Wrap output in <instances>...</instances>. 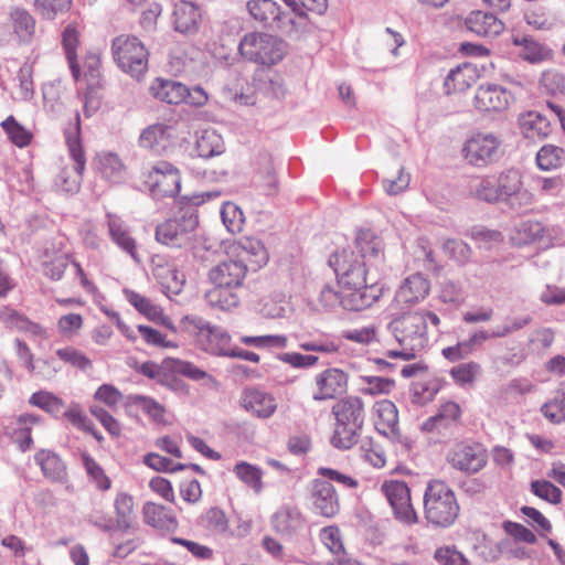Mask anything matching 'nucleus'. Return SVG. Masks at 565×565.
Instances as JSON below:
<instances>
[{"mask_svg": "<svg viewBox=\"0 0 565 565\" xmlns=\"http://www.w3.org/2000/svg\"><path fill=\"white\" fill-rule=\"evenodd\" d=\"M340 289L326 284L320 290L319 302L326 310L342 307L344 310L361 311L371 307L383 294V285L366 276L363 264L348 249L329 257Z\"/></svg>", "mask_w": 565, "mask_h": 565, "instance_id": "obj_1", "label": "nucleus"}, {"mask_svg": "<svg viewBox=\"0 0 565 565\" xmlns=\"http://www.w3.org/2000/svg\"><path fill=\"white\" fill-rule=\"evenodd\" d=\"M250 271L246 260L227 259L221 262L209 271V280L214 288L207 292L212 306L221 309L236 307L239 302L234 289L243 285L246 274Z\"/></svg>", "mask_w": 565, "mask_h": 565, "instance_id": "obj_2", "label": "nucleus"}, {"mask_svg": "<svg viewBox=\"0 0 565 565\" xmlns=\"http://www.w3.org/2000/svg\"><path fill=\"white\" fill-rule=\"evenodd\" d=\"M200 195L182 196L180 215L156 226V239L162 245L174 248L188 247L192 243L193 232L199 225L196 207L203 203Z\"/></svg>", "mask_w": 565, "mask_h": 565, "instance_id": "obj_3", "label": "nucleus"}, {"mask_svg": "<svg viewBox=\"0 0 565 565\" xmlns=\"http://www.w3.org/2000/svg\"><path fill=\"white\" fill-rule=\"evenodd\" d=\"M335 427L330 444L339 450H349L358 444L364 424V404L358 396H348L332 406Z\"/></svg>", "mask_w": 565, "mask_h": 565, "instance_id": "obj_4", "label": "nucleus"}, {"mask_svg": "<svg viewBox=\"0 0 565 565\" xmlns=\"http://www.w3.org/2000/svg\"><path fill=\"white\" fill-rule=\"evenodd\" d=\"M460 507L455 492L441 480L428 482L424 493V513L436 527H449L459 515Z\"/></svg>", "mask_w": 565, "mask_h": 565, "instance_id": "obj_5", "label": "nucleus"}, {"mask_svg": "<svg viewBox=\"0 0 565 565\" xmlns=\"http://www.w3.org/2000/svg\"><path fill=\"white\" fill-rule=\"evenodd\" d=\"M286 46V42L276 35L254 31L241 38L236 50L244 61L271 67L282 61Z\"/></svg>", "mask_w": 565, "mask_h": 565, "instance_id": "obj_6", "label": "nucleus"}, {"mask_svg": "<svg viewBox=\"0 0 565 565\" xmlns=\"http://www.w3.org/2000/svg\"><path fill=\"white\" fill-rule=\"evenodd\" d=\"M111 54L117 66L139 79L148 70L149 52L135 35L121 34L111 42Z\"/></svg>", "mask_w": 565, "mask_h": 565, "instance_id": "obj_7", "label": "nucleus"}, {"mask_svg": "<svg viewBox=\"0 0 565 565\" xmlns=\"http://www.w3.org/2000/svg\"><path fill=\"white\" fill-rule=\"evenodd\" d=\"M74 124L64 129L65 142L71 158L74 160L76 178L71 175L68 169H62L55 178V185L66 193H77L81 189V180L85 170L86 159L81 140V115L76 110Z\"/></svg>", "mask_w": 565, "mask_h": 565, "instance_id": "obj_8", "label": "nucleus"}, {"mask_svg": "<svg viewBox=\"0 0 565 565\" xmlns=\"http://www.w3.org/2000/svg\"><path fill=\"white\" fill-rule=\"evenodd\" d=\"M153 98L169 105L182 103L193 107H202L207 103V93L201 86L189 88L186 85L174 79L157 77L149 87Z\"/></svg>", "mask_w": 565, "mask_h": 565, "instance_id": "obj_9", "label": "nucleus"}, {"mask_svg": "<svg viewBox=\"0 0 565 565\" xmlns=\"http://www.w3.org/2000/svg\"><path fill=\"white\" fill-rule=\"evenodd\" d=\"M250 18L262 28L295 35V22L290 12L284 11L274 0H248L246 3Z\"/></svg>", "mask_w": 565, "mask_h": 565, "instance_id": "obj_10", "label": "nucleus"}, {"mask_svg": "<svg viewBox=\"0 0 565 565\" xmlns=\"http://www.w3.org/2000/svg\"><path fill=\"white\" fill-rule=\"evenodd\" d=\"M181 324L189 333L206 338V352L216 356L230 358L233 347H231L232 338L226 330L212 326L203 318L193 315L184 316Z\"/></svg>", "mask_w": 565, "mask_h": 565, "instance_id": "obj_11", "label": "nucleus"}, {"mask_svg": "<svg viewBox=\"0 0 565 565\" xmlns=\"http://www.w3.org/2000/svg\"><path fill=\"white\" fill-rule=\"evenodd\" d=\"M163 367L164 373L159 380V385L169 388L172 392L178 393H189V385L178 377V375H182L192 381H201L204 379H211L204 370L198 367L192 362L184 361L177 358H166L163 359Z\"/></svg>", "mask_w": 565, "mask_h": 565, "instance_id": "obj_12", "label": "nucleus"}, {"mask_svg": "<svg viewBox=\"0 0 565 565\" xmlns=\"http://www.w3.org/2000/svg\"><path fill=\"white\" fill-rule=\"evenodd\" d=\"M448 463L466 475L482 470L488 461L487 450L479 443H458L447 454Z\"/></svg>", "mask_w": 565, "mask_h": 565, "instance_id": "obj_13", "label": "nucleus"}, {"mask_svg": "<svg viewBox=\"0 0 565 565\" xmlns=\"http://www.w3.org/2000/svg\"><path fill=\"white\" fill-rule=\"evenodd\" d=\"M382 492L386 497L395 519L404 524L417 523L418 516L411 501V489L405 481H384Z\"/></svg>", "mask_w": 565, "mask_h": 565, "instance_id": "obj_14", "label": "nucleus"}, {"mask_svg": "<svg viewBox=\"0 0 565 565\" xmlns=\"http://www.w3.org/2000/svg\"><path fill=\"white\" fill-rule=\"evenodd\" d=\"M494 178L495 186L503 203L515 210L531 203V193L523 189L522 177L518 169H508Z\"/></svg>", "mask_w": 565, "mask_h": 565, "instance_id": "obj_15", "label": "nucleus"}, {"mask_svg": "<svg viewBox=\"0 0 565 565\" xmlns=\"http://www.w3.org/2000/svg\"><path fill=\"white\" fill-rule=\"evenodd\" d=\"M500 141L493 135H477L462 148L465 159L475 167H486L499 158Z\"/></svg>", "mask_w": 565, "mask_h": 565, "instance_id": "obj_16", "label": "nucleus"}, {"mask_svg": "<svg viewBox=\"0 0 565 565\" xmlns=\"http://www.w3.org/2000/svg\"><path fill=\"white\" fill-rule=\"evenodd\" d=\"M147 183L153 194L172 198L181 190L179 170L168 161H159L148 174Z\"/></svg>", "mask_w": 565, "mask_h": 565, "instance_id": "obj_17", "label": "nucleus"}, {"mask_svg": "<svg viewBox=\"0 0 565 565\" xmlns=\"http://www.w3.org/2000/svg\"><path fill=\"white\" fill-rule=\"evenodd\" d=\"M309 492L316 514L331 519L339 513L340 500L331 482L316 478L310 482Z\"/></svg>", "mask_w": 565, "mask_h": 565, "instance_id": "obj_18", "label": "nucleus"}, {"mask_svg": "<svg viewBox=\"0 0 565 565\" xmlns=\"http://www.w3.org/2000/svg\"><path fill=\"white\" fill-rule=\"evenodd\" d=\"M354 245L356 252L350 248L348 250L352 252L353 255L359 259L361 264H363L364 269H366L365 259L371 262L374 260H383L384 259V243L383 239L372 230L370 228H358L354 238ZM366 276L369 274L366 273Z\"/></svg>", "mask_w": 565, "mask_h": 565, "instance_id": "obj_19", "label": "nucleus"}, {"mask_svg": "<svg viewBox=\"0 0 565 565\" xmlns=\"http://www.w3.org/2000/svg\"><path fill=\"white\" fill-rule=\"evenodd\" d=\"M513 99L511 92L498 84H482L478 87L473 102L479 111H503Z\"/></svg>", "mask_w": 565, "mask_h": 565, "instance_id": "obj_20", "label": "nucleus"}, {"mask_svg": "<svg viewBox=\"0 0 565 565\" xmlns=\"http://www.w3.org/2000/svg\"><path fill=\"white\" fill-rule=\"evenodd\" d=\"M319 391L313 394L317 402L332 399L347 392L348 374L340 369H327L316 377Z\"/></svg>", "mask_w": 565, "mask_h": 565, "instance_id": "obj_21", "label": "nucleus"}, {"mask_svg": "<svg viewBox=\"0 0 565 565\" xmlns=\"http://www.w3.org/2000/svg\"><path fill=\"white\" fill-rule=\"evenodd\" d=\"M388 329L399 344H403L406 339L423 338L427 334V324L419 311L403 313L390 322Z\"/></svg>", "mask_w": 565, "mask_h": 565, "instance_id": "obj_22", "label": "nucleus"}, {"mask_svg": "<svg viewBox=\"0 0 565 565\" xmlns=\"http://www.w3.org/2000/svg\"><path fill=\"white\" fill-rule=\"evenodd\" d=\"M290 8L295 22V35L307 32L311 22L308 13L322 15L328 9V0H282Z\"/></svg>", "mask_w": 565, "mask_h": 565, "instance_id": "obj_23", "label": "nucleus"}, {"mask_svg": "<svg viewBox=\"0 0 565 565\" xmlns=\"http://www.w3.org/2000/svg\"><path fill=\"white\" fill-rule=\"evenodd\" d=\"M242 406L258 418H269L277 409L275 397L255 387H248L243 391Z\"/></svg>", "mask_w": 565, "mask_h": 565, "instance_id": "obj_24", "label": "nucleus"}, {"mask_svg": "<svg viewBox=\"0 0 565 565\" xmlns=\"http://www.w3.org/2000/svg\"><path fill=\"white\" fill-rule=\"evenodd\" d=\"M256 182L263 194L267 196H275L279 193L275 161L268 151H260L257 156Z\"/></svg>", "mask_w": 565, "mask_h": 565, "instance_id": "obj_25", "label": "nucleus"}, {"mask_svg": "<svg viewBox=\"0 0 565 565\" xmlns=\"http://www.w3.org/2000/svg\"><path fill=\"white\" fill-rule=\"evenodd\" d=\"M467 29L479 36L494 38L502 33L504 24L491 12L471 11L465 20Z\"/></svg>", "mask_w": 565, "mask_h": 565, "instance_id": "obj_26", "label": "nucleus"}, {"mask_svg": "<svg viewBox=\"0 0 565 565\" xmlns=\"http://www.w3.org/2000/svg\"><path fill=\"white\" fill-rule=\"evenodd\" d=\"M34 460L46 479L58 483L67 481L66 465L56 452L41 449L35 454Z\"/></svg>", "mask_w": 565, "mask_h": 565, "instance_id": "obj_27", "label": "nucleus"}, {"mask_svg": "<svg viewBox=\"0 0 565 565\" xmlns=\"http://www.w3.org/2000/svg\"><path fill=\"white\" fill-rule=\"evenodd\" d=\"M512 43L522 47L520 56L531 64H537L553 57L552 49L530 35H513Z\"/></svg>", "mask_w": 565, "mask_h": 565, "instance_id": "obj_28", "label": "nucleus"}, {"mask_svg": "<svg viewBox=\"0 0 565 565\" xmlns=\"http://www.w3.org/2000/svg\"><path fill=\"white\" fill-rule=\"evenodd\" d=\"M200 18L201 13L195 4L181 1L173 10L174 30L183 34L194 33L198 31Z\"/></svg>", "mask_w": 565, "mask_h": 565, "instance_id": "obj_29", "label": "nucleus"}, {"mask_svg": "<svg viewBox=\"0 0 565 565\" xmlns=\"http://www.w3.org/2000/svg\"><path fill=\"white\" fill-rule=\"evenodd\" d=\"M134 497L127 492L117 493L114 501L116 513V527L122 533L136 530V515L134 511Z\"/></svg>", "mask_w": 565, "mask_h": 565, "instance_id": "obj_30", "label": "nucleus"}, {"mask_svg": "<svg viewBox=\"0 0 565 565\" xmlns=\"http://www.w3.org/2000/svg\"><path fill=\"white\" fill-rule=\"evenodd\" d=\"M273 527L281 536L291 539L305 527V520L300 512L285 509L273 516Z\"/></svg>", "mask_w": 565, "mask_h": 565, "instance_id": "obj_31", "label": "nucleus"}, {"mask_svg": "<svg viewBox=\"0 0 565 565\" xmlns=\"http://www.w3.org/2000/svg\"><path fill=\"white\" fill-rule=\"evenodd\" d=\"M134 407H139L154 423H164L166 407L154 398L140 394H132L126 397L125 408L128 415L132 416Z\"/></svg>", "mask_w": 565, "mask_h": 565, "instance_id": "obj_32", "label": "nucleus"}, {"mask_svg": "<svg viewBox=\"0 0 565 565\" xmlns=\"http://www.w3.org/2000/svg\"><path fill=\"white\" fill-rule=\"evenodd\" d=\"M375 412L380 422L375 424V428L380 434L387 436V429L397 437H402L398 428V411L396 405L388 399H383L375 404Z\"/></svg>", "mask_w": 565, "mask_h": 565, "instance_id": "obj_33", "label": "nucleus"}, {"mask_svg": "<svg viewBox=\"0 0 565 565\" xmlns=\"http://www.w3.org/2000/svg\"><path fill=\"white\" fill-rule=\"evenodd\" d=\"M488 339H490L489 332L482 330L473 333L468 340L459 341L456 345L444 348L441 354L449 362H457L467 359Z\"/></svg>", "mask_w": 565, "mask_h": 565, "instance_id": "obj_34", "label": "nucleus"}, {"mask_svg": "<svg viewBox=\"0 0 565 565\" xmlns=\"http://www.w3.org/2000/svg\"><path fill=\"white\" fill-rule=\"evenodd\" d=\"M108 232L111 241L125 253L131 256L136 263H140L137 253L136 239L129 234L122 222L118 217H110L108 220Z\"/></svg>", "mask_w": 565, "mask_h": 565, "instance_id": "obj_35", "label": "nucleus"}, {"mask_svg": "<svg viewBox=\"0 0 565 565\" xmlns=\"http://www.w3.org/2000/svg\"><path fill=\"white\" fill-rule=\"evenodd\" d=\"M171 128L164 124H153L145 128L139 136V146L159 153L170 139Z\"/></svg>", "mask_w": 565, "mask_h": 565, "instance_id": "obj_36", "label": "nucleus"}, {"mask_svg": "<svg viewBox=\"0 0 565 565\" xmlns=\"http://www.w3.org/2000/svg\"><path fill=\"white\" fill-rule=\"evenodd\" d=\"M195 151L199 157L210 159L225 151L224 141L215 130H204L195 141Z\"/></svg>", "mask_w": 565, "mask_h": 565, "instance_id": "obj_37", "label": "nucleus"}, {"mask_svg": "<svg viewBox=\"0 0 565 565\" xmlns=\"http://www.w3.org/2000/svg\"><path fill=\"white\" fill-rule=\"evenodd\" d=\"M157 282L161 286L162 292L170 297V295H180L185 285V275L180 271L175 264L171 267H166L163 273L153 275Z\"/></svg>", "mask_w": 565, "mask_h": 565, "instance_id": "obj_38", "label": "nucleus"}, {"mask_svg": "<svg viewBox=\"0 0 565 565\" xmlns=\"http://www.w3.org/2000/svg\"><path fill=\"white\" fill-rule=\"evenodd\" d=\"M198 525L214 535H222L228 531V519L218 507H212L198 519Z\"/></svg>", "mask_w": 565, "mask_h": 565, "instance_id": "obj_39", "label": "nucleus"}, {"mask_svg": "<svg viewBox=\"0 0 565 565\" xmlns=\"http://www.w3.org/2000/svg\"><path fill=\"white\" fill-rule=\"evenodd\" d=\"M255 89L265 97L279 99L285 95L284 82L280 75L259 73L254 77Z\"/></svg>", "mask_w": 565, "mask_h": 565, "instance_id": "obj_40", "label": "nucleus"}, {"mask_svg": "<svg viewBox=\"0 0 565 565\" xmlns=\"http://www.w3.org/2000/svg\"><path fill=\"white\" fill-rule=\"evenodd\" d=\"M29 403L32 406L41 408L54 418H61L65 408V402L61 397L46 391L34 392Z\"/></svg>", "mask_w": 565, "mask_h": 565, "instance_id": "obj_41", "label": "nucleus"}, {"mask_svg": "<svg viewBox=\"0 0 565 565\" xmlns=\"http://www.w3.org/2000/svg\"><path fill=\"white\" fill-rule=\"evenodd\" d=\"M244 255L238 260H246L250 271H257L268 263V253L260 241L249 239L243 246Z\"/></svg>", "mask_w": 565, "mask_h": 565, "instance_id": "obj_42", "label": "nucleus"}, {"mask_svg": "<svg viewBox=\"0 0 565 565\" xmlns=\"http://www.w3.org/2000/svg\"><path fill=\"white\" fill-rule=\"evenodd\" d=\"M461 417V408L460 406L452 401L446 402L440 405L436 415L428 417L422 424V430L425 433H431V427L443 420H451L454 423H458Z\"/></svg>", "mask_w": 565, "mask_h": 565, "instance_id": "obj_43", "label": "nucleus"}, {"mask_svg": "<svg viewBox=\"0 0 565 565\" xmlns=\"http://www.w3.org/2000/svg\"><path fill=\"white\" fill-rule=\"evenodd\" d=\"M233 472L242 482L254 489L255 492H260L263 489V471L259 467L247 461H238L234 466Z\"/></svg>", "mask_w": 565, "mask_h": 565, "instance_id": "obj_44", "label": "nucleus"}, {"mask_svg": "<svg viewBox=\"0 0 565 565\" xmlns=\"http://www.w3.org/2000/svg\"><path fill=\"white\" fill-rule=\"evenodd\" d=\"M11 17L14 32L22 42L29 43L35 32L34 18L26 10L19 8L11 13Z\"/></svg>", "mask_w": 565, "mask_h": 565, "instance_id": "obj_45", "label": "nucleus"}, {"mask_svg": "<svg viewBox=\"0 0 565 565\" xmlns=\"http://www.w3.org/2000/svg\"><path fill=\"white\" fill-rule=\"evenodd\" d=\"M1 127L7 134L9 140L19 148H23L30 145L32 140V134L26 130L15 118L10 115L2 122Z\"/></svg>", "mask_w": 565, "mask_h": 565, "instance_id": "obj_46", "label": "nucleus"}, {"mask_svg": "<svg viewBox=\"0 0 565 565\" xmlns=\"http://www.w3.org/2000/svg\"><path fill=\"white\" fill-rule=\"evenodd\" d=\"M82 460L88 479L95 483L96 488L100 491L109 490L111 480L106 476L103 467L87 452L82 455Z\"/></svg>", "mask_w": 565, "mask_h": 565, "instance_id": "obj_47", "label": "nucleus"}, {"mask_svg": "<svg viewBox=\"0 0 565 565\" xmlns=\"http://www.w3.org/2000/svg\"><path fill=\"white\" fill-rule=\"evenodd\" d=\"M124 295L127 301L141 315L148 318L150 321H154L158 315L161 312L159 306L153 305L147 297L141 296L135 290L125 288Z\"/></svg>", "mask_w": 565, "mask_h": 565, "instance_id": "obj_48", "label": "nucleus"}, {"mask_svg": "<svg viewBox=\"0 0 565 565\" xmlns=\"http://www.w3.org/2000/svg\"><path fill=\"white\" fill-rule=\"evenodd\" d=\"M221 217L228 232L233 234L242 232L245 216L236 203L225 202L221 209Z\"/></svg>", "mask_w": 565, "mask_h": 565, "instance_id": "obj_49", "label": "nucleus"}, {"mask_svg": "<svg viewBox=\"0 0 565 565\" xmlns=\"http://www.w3.org/2000/svg\"><path fill=\"white\" fill-rule=\"evenodd\" d=\"M471 194L476 199L487 203L493 204L502 202L493 177H486L479 180L475 185L471 186Z\"/></svg>", "mask_w": 565, "mask_h": 565, "instance_id": "obj_50", "label": "nucleus"}, {"mask_svg": "<svg viewBox=\"0 0 565 565\" xmlns=\"http://www.w3.org/2000/svg\"><path fill=\"white\" fill-rule=\"evenodd\" d=\"M563 154V148L554 145H545L536 153V164L544 171L555 169L561 166Z\"/></svg>", "mask_w": 565, "mask_h": 565, "instance_id": "obj_51", "label": "nucleus"}, {"mask_svg": "<svg viewBox=\"0 0 565 565\" xmlns=\"http://www.w3.org/2000/svg\"><path fill=\"white\" fill-rule=\"evenodd\" d=\"M72 0H34L35 11L46 20H53L58 14L70 10Z\"/></svg>", "mask_w": 565, "mask_h": 565, "instance_id": "obj_52", "label": "nucleus"}, {"mask_svg": "<svg viewBox=\"0 0 565 565\" xmlns=\"http://www.w3.org/2000/svg\"><path fill=\"white\" fill-rule=\"evenodd\" d=\"M465 71H470V64L463 63L449 71L444 81L446 94H450L456 90H463L470 85L465 76Z\"/></svg>", "mask_w": 565, "mask_h": 565, "instance_id": "obj_53", "label": "nucleus"}, {"mask_svg": "<svg viewBox=\"0 0 565 565\" xmlns=\"http://www.w3.org/2000/svg\"><path fill=\"white\" fill-rule=\"evenodd\" d=\"M531 491L534 495L552 504H558L562 501V490L547 480H533Z\"/></svg>", "mask_w": 565, "mask_h": 565, "instance_id": "obj_54", "label": "nucleus"}, {"mask_svg": "<svg viewBox=\"0 0 565 565\" xmlns=\"http://www.w3.org/2000/svg\"><path fill=\"white\" fill-rule=\"evenodd\" d=\"M407 291L414 295L411 297H405V302H416L420 298H425V296L429 292V282L419 274L413 275L405 280V285L402 287L401 294L405 295Z\"/></svg>", "mask_w": 565, "mask_h": 565, "instance_id": "obj_55", "label": "nucleus"}, {"mask_svg": "<svg viewBox=\"0 0 565 565\" xmlns=\"http://www.w3.org/2000/svg\"><path fill=\"white\" fill-rule=\"evenodd\" d=\"M100 169L106 179L117 182L122 178L125 166L118 154L109 152L100 159Z\"/></svg>", "mask_w": 565, "mask_h": 565, "instance_id": "obj_56", "label": "nucleus"}, {"mask_svg": "<svg viewBox=\"0 0 565 565\" xmlns=\"http://www.w3.org/2000/svg\"><path fill=\"white\" fill-rule=\"evenodd\" d=\"M439 386L435 382H415L412 384V402L417 405H425L431 402L438 393Z\"/></svg>", "mask_w": 565, "mask_h": 565, "instance_id": "obj_57", "label": "nucleus"}, {"mask_svg": "<svg viewBox=\"0 0 565 565\" xmlns=\"http://www.w3.org/2000/svg\"><path fill=\"white\" fill-rule=\"evenodd\" d=\"M241 342L256 348H286L287 338L279 334L244 335Z\"/></svg>", "mask_w": 565, "mask_h": 565, "instance_id": "obj_58", "label": "nucleus"}, {"mask_svg": "<svg viewBox=\"0 0 565 565\" xmlns=\"http://www.w3.org/2000/svg\"><path fill=\"white\" fill-rule=\"evenodd\" d=\"M361 380L369 385L362 388L365 395L388 394L395 387V381L390 377L363 375Z\"/></svg>", "mask_w": 565, "mask_h": 565, "instance_id": "obj_59", "label": "nucleus"}, {"mask_svg": "<svg viewBox=\"0 0 565 565\" xmlns=\"http://www.w3.org/2000/svg\"><path fill=\"white\" fill-rule=\"evenodd\" d=\"M444 252L452 259L460 264H465L469 260L471 256V248L470 246L457 238H448L443 244Z\"/></svg>", "mask_w": 565, "mask_h": 565, "instance_id": "obj_60", "label": "nucleus"}, {"mask_svg": "<svg viewBox=\"0 0 565 565\" xmlns=\"http://www.w3.org/2000/svg\"><path fill=\"white\" fill-rule=\"evenodd\" d=\"M562 398L555 397L543 404L542 414L553 424L565 422V390L562 392Z\"/></svg>", "mask_w": 565, "mask_h": 565, "instance_id": "obj_61", "label": "nucleus"}, {"mask_svg": "<svg viewBox=\"0 0 565 565\" xmlns=\"http://www.w3.org/2000/svg\"><path fill=\"white\" fill-rule=\"evenodd\" d=\"M56 355L65 363H68L82 371L92 366V361L84 353L71 347L57 349Z\"/></svg>", "mask_w": 565, "mask_h": 565, "instance_id": "obj_62", "label": "nucleus"}, {"mask_svg": "<svg viewBox=\"0 0 565 565\" xmlns=\"http://www.w3.org/2000/svg\"><path fill=\"white\" fill-rule=\"evenodd\" d=\"M541 84L552 95L565 92V76L556 70L543 72Z\"/></svg>", "mask_w": 565, "mask_h": 565, "instance_id": "obj_63", "label": "nucleus"}, {"mask_svg": "<svg viewBox=\"0 0 565 565\" xmlns=\"http://www.w3.org/2000/svg\"><path fill=\"white\" fill-rule=\"evenodd\" d=\"M435 559L440 565H469L468 559L455 547H439L435 552Z\"/></svg>", "mask_w": 565, "mask_h": 565, "instance_id": "obj_64", "label": "nucleus"}]
</instances>
